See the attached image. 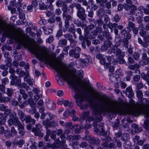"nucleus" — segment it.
Here are the masks:
<instances>
[{
    "label": "nucleus",
    "instance_id": "63",
    "mask_svg": "<svg viewBox=\"0 0 149 149\" xmlns=\"http://www.w3.org/2000/svg\"><path fill=\"white\" fill-rule=\"evenodd\" d=\"M143 86V85L142 83L139 82L136 85V87L138 89H141Z\"/></svg>",
    "mask_w": 149,
    "mask_h": 149
},
{
    "label": "nucleus",
    "instance_id": "9",
    "mask_svg": "<svg viewBox=\"0 0 149 149\" xmlns=\"http://www.w3.org/2000/svg\"><path fill=\"white\" fill-rule=\"evenodd\" d=\"M47 107L50 110H53L55 109L56 106L53 101L49 99L47 100L46 102Z\"/></svg>",
    "mask_w": 149,
    "mask_h": 149
},
{
    "label": "nucleus",
    "instance_id": "58",
    "mask_svg": "<svg viewBox=\"0 0 149 149\" xmlns=\"http://www.w3.org/2000/svg\"><path fill=\"white\" fill-rule=\"evenodd\" d=\"M57 95L59 97H61L64 95V93L61 90H59L57 92Z\"/></svg>",
    "mask_w": 149,
    "mask_h": 149
},
{
    "label": "nucleus",
    "instance_id": "64",
    "mask_svg": "<svg viewBox=\"0 0 149 149\" xmlns=\"http://www.w3.org/2000/svg\"><path fill=\"white\" fill-rule=\"evenodd\" d=\"M61 11L60 8L57 9L55 10V14L57 15H60L61 13Z\"/></svg>",
    "mask_w": 149,
    "mask_h": 149
},
{
    "label": "nucleus",
    "instance_id": "57",
    "mask_svg": "<svg viewBox=\"0 0 149 149\" xmlns=\"http://www.w3.org/2000/svg\"><path fill=\"white\" fill-rule=\"evenodd\" d=\"M110 80L112 82L115 83L117 81V78L113 76H111L110 77Z\"/></svg>",
    "mask_w": 149,
    "mask_h": 149
},
{
    "label": "nucleus",
    "instance_id": "59",
    "mask_svg": "<svg viewBox=\"0 0 149 149\" xmlns=\"http://www.w3.org/2000/svg\"><path fill=\"white\" fill-rule=\"evenodd\" d=\"M133 56L135 60H137L139 59V56L138 53H135L134 54Z\"/></svg>",
    "mask_w": 149,
    "mask_h": 149
},
{
    "label": "nucleus",
    "instance_id": "27",
    "mask_svg": "<svg viewBox=\"0 0 149 149\" xmlns=\"http://www.w3.org/2000/svg\"><path fill=\"white\" fill-rule=\"evenodd\" d=\"M67 43V40L65 39H63L59 40V44L61 47H63L66 45Z\"/></svg>",
    "mask_w": 149,
    "mask_h": 149
},
{
    "label": "nucleus",
    "instance_id": "25",
    "mask_svg": "<svg viewBox=\"0 0 149 149\" xmlns=\"http://www.w3.org/2000/svg\"><path fill=\"white\" fill-rule=\"evenodd\" d=\"M64 36L65 38L67 39L70 43H72L74 42V40L72 38V35L70 34H65Z\"/></svg>",
    "mask_w": 149,
    "mask_h": 149
},
{
    "label": "nucleus",
    "instance_id": "50",
    "mask_svg": "<svg viewBox=\"0 0 149 149\" xmlns=\"http://www.w3.org/2000/svg\"><path fill=\"white\" fill-rule=\"evenodd\" d=\"M116 74L120 77L122 75V71L120 69L117 70L116 71Z\"/></svg>",
    "mask_w": 149,
    "mask_h": 149
},
{
    "label": "nucleus",
    "instance_id": "12",
    "mask_svg": "<svg viewBox=\"0 0 149 149\" xmlns=\"http://www.w3.org/2000/svg\"><path fill=\"white\" fill-rule=\"evenodd\" d=\"M126 93L128 95L129 98L132 97L134 95V93L132 91V90L131 86H129L126 89Z\"/></svg>",
    "mask_w": 149,
    "mask_h": 149
},
{
    "label": "nucleus",
    "instance_id": "24",
    "mask_svg": "<svg viewBox=\"0 0 149 149\" xmlns=\"http://www.w3.org/2000/svg\"><path fill=\"white\" fill-rule=\"evenodd\" d=\"M11 66V63H7L6 65H0V68L3 70H7L8 67H10Z\"/></svg>",
    "mask_w": 149,
    "mask_h": 149
},
{
    "label": "nucleus",
    "instance_id": "29",
    "mask_svg": "<svg viewBox=\"0 0 149 149\" xmlns=\"http://www.w3.org/2000/svg\"><path fill=\"white\" fill-rule=\"evenodd\" d=\"M109 28L111 30V32L113 31V28H116L117 26V24L116 23H109L108 24Z\"/></svg>",
    "mask_w": 149,
    "mask_h": 149
},
{
    "label": "nucleus",
    "instance_id": "54",
    "mask_svg": "<svg viewBox=\"0 0 149 149\" xmlns=\"http://www.w3.org/2000/svg\"><path fill=\"white\" fill-rule=\"evenodd\" d=\"M116 55L118 56V58H120V55L121 54V51L118 48L116 49Z\"/></svg>",
    "mask_w": 149,
    "mask_h": 149
},
{
    "label": "nucleus",
    "instance_id": "16",
    "mask_svg": "<svg viewBox=\"0 0 149 149\" xmlns=\"http://www.w3.org/2000/svg\"><path fill=\"white\" fill-rule=\"evenodd\" d=\"M24 80L30 86H32L33 82V79H31L29 76H26L24 77Z\"/></svg>",
    "mask_w": 149,
    "mask_h": 149
},
{
    "label": "nucleus",
    "instance_id": "52",
    "mask_svg": "<svg viewBox=\"0 0 149 149\" xmlns=\"http://www.w3.org/2000/svg\"><path fill=\"white\" fill-rule=\"evenodd\" d=\"M4 134L5 136L8 137L11 136L10 132H9L7 130H6L4 132Z\"/></svg>",
    "mask_w": 149,
    "mask_h": 149
},
{
    "label": "nucleus",
    "instance_id": "17",
    "mask_svg": "<svg viewBox=\"0 0 149 149\" xmlns=\"http://www.w3.org/2000/svg\"><path fill=\"white\" fill-rule=\"evenodd\" d=\"M30 106L32 108L31 109H30L29 111V113L32 114L35 113L36 111V104L34 102H32L30 104Z\"/></svg>",
    "mask_w": 149,
    "mask_h": 149
},
{
    "label": "nucleus",
    "instance_id": "38",
    "mask_svg": "<svg viewBox=\"0 0 149 149\" xmlns=\"http://www.w3.org/2000/svg\"><path fill=\"white\" fill-rule=\"evenodd\" d=\"M46 147L48 148H51L53 149L58 148L55 144H51L49 143H47Z\"/></svg>",
    "mask_w": 149,
    "mask_h": 149
},
{
    "label": "nucleus",
    "instance_id": "51",
    "mask_svg": "<svg viewBox=\"0 0 149 149\" xmlns=\"http://www.w3.org/2000/svg\"><path fill=\"white\" fill-rule=\"evenodd\" d=\"M114 140L116 142L117 146L119 148L121 147L122 144L121 142L119 141H117L115 137L114 138Z\"/></svg>",
    "mask_w": 149,
    "mask_h": 149
},
{
    "label": "nucleus",
    "instance_id": "40",
    "mask_svg": "<svg viewBox=\"0 0 149 149\" xmlns=\"http://www.w3.org/2000/svg\"><path fill=\"white\" fill-rule=\"evenodd\" d=\"M7 93L8 96H11L13 93V90L12 89L7 88Z\"/></svg>",
    "mask_w": 149,
    "mask_h": 149
},
{
    "label": "nucleus",
    "instance_id": "45",
    "mask_svg": "<svg viewBox=\"0 0 149 149\" xmlns=\"http://www.w3.org/2000/svg\"><path fill=\"white\" fill-rule=\"evenodd\" d=\"M122 42L123 43V44L125 47L127 48V45L129 42L126 39H124L123 40Z\"/></svg>",
    "mask_w": 149,
    "mask_h": 149
},
{
    "label": "nucleus",
    "instance_id": "49",
    "mask_svg": "<svg viewBox=\"0 0 149 149\" xmlns=\"http://www.w3.org/2000/svg\"><path fill=\"white\" fill-rule=\"evenodd\" d=\"M15 86L19 87L21 86V81L20 79H17L15 82Z\"/></svg>",
    "mask_w": 149,
    "mask_h": 149
},
{
    "label": "nucleus",
    "instance_id": "31",
    "mask_svg": "<svg viewBox=\"0 0 149 149\" xmlns=\"http://www.w3.org/2000/svg\"><path fill=\"white\" fill-rule=\"evenodd\" d=\"M42 123L46 129H48L49 127H52L51 122H49V121L44 120Z\"/></svg>",
    "mask_w": 149,
    "mask_h": 149
},
{
    "label": "nucleus",
    "instance_id": "60",
    "mask_svg": "<svg viewBox=\"0 0 149 149\" xmlns=\"http://www.w3.org/2000/svg\"><path fill=\"white\" fill-rule=\"evenodd\" d=\"M18 126V130H24V125L20 124V123H19L17 125Z\"/></svg>",
    "mask_w": 149,
    "mask_h": 149
},
{
    "label": "nucleus",
    "instance_id": "36",
    "mask_svg": "<svg viewBox=\"0 0 149 149\" xmlns=\"http://www.w3.org/2000/svg\"><path fill=\"white\" fill-rule=\"evenodd\" d=\"M136 95L138 98H141L143 96L142 92L141 90H138L136 91Z\"/></svg>",
    "mask_w": 149,
    "mask_h": 149
},
{
    "label": "nucleus",
    "instance_id": "62",
    "mask_svg": "<svg viewBox=\"0 0 149 149\" xmlns=\"http://www.w3.org/2000/svg\"><path fill=\"white\" fill-rule=\"evenodd\" d=\"M140 79V77L138 75H136L133 77V79L134 81H138Z\"/></svg>",
    "mask_w": 149,
    "mask_h": 149
},
{
    "label": "nucleus",
    "instance_id": "41",
    "mask_svg": "<svg viewBox=\"0 0 149 149\" xmlns=\"http://www.w3.org/2000/svg\"><path fill=\"white\" fill-rule=\"evenodd\" d=\"M54 40V37L52 36H50L47 39L46 42L49 44H50Z\"/></svg>",
    "mask_w": 149,
    "mask_h": 149
},
{
    "label": "nucleus",
    "instance_id": "6",
    "mask_svg": "<svg viewBox=\"0 0 149 149\" xmlns=\"http://www.w3.org/2000/svg\"><path fill=\"white\" fill-rule=\"evenodd\" d=\"M16 113L15 112L12 113L10 115V118L7 121L9 126H10L13 125L15 126H17L20 123L18 118L16 117Z\"/></svg>",
    "mask_w": 149,
    "mask_h": 149
},
{
    "label": "nucleus",
    "instance_id": "44",
    "mask_svg": "<svg viewBox=\"0 0 149 149\" xmlns=\"http://www.w3.org/2000/svg\"><path fill=\"white\" fill-rule=\"evenodd\" d=\"M129 135L128 134L124 133L122 135L121 138L123 140H124L125 139H127V138L129 137Z\"/></svg>",
    "mask_w": 149,
    "mask_h": 149
},
{
    "label": "nucleus",
    "instance_id": "4",
    "mask_svg": "<svg viewBox=\"0 0 149 149\" xmlns=\"http://www.w3.org/2000/svg\"><path fill=\"white\" fill-rule=\"evenodd\" d=\"M146 102L147 104L142 103L140 105V109H136L134 110L133 113L135 114H139L141 113H144L146 118H149V111L148 110L149 107V99H146Z\"/></svg>",
    "mask_w": 149,
    "mask_h": 149
},
{
    "label": "nucleus",
    "instance_id": "7",
    "mask_svg": "<svg viewBox=\"0 0 149 149\" xmlns=\"http://www.w3.org/2000/svg\"><path fill=\"white\" fill-rule=\"evenodd\" d=\"M54 116V115L50 112L42 113L40 116V118L42 119H45L46 121H49L53 118Z\"/></svg>",
    "mask_w": 149,
    "mask_h": 149
},
{
    "label": "nucleus",
    "instance_id": "21",
    "mask_svg": "<svg viewBox=\"0 0 149 149\" xmlns=\"http://www.w3.org/2000/svg\"><path fill=\"white\" fill-rule=\"evenodd\" d=\"M90 142L91 143L98 145L100 143V141L99 139L97 138H95L93 137L91 139V140L90 141Z\"/></svg>",
    "mask_w": 149,
    "mask_h": 149
},
{
    "label": "nucleus",
    "instance_id": "33",
    "mask_svg": "<svg viewBox=\"0 0 149 149\" xmlns=\"http://www.w3.org/2000/svg\"><path fill=\"white\" fill-rule=\"evenodd\" d=\"M104 10L102 9H100L98 10L97 15L99 17H102L104 15Z\"/></svg>",
    "mask_w": 149,
    "mask_h": 149
},
{
    "label": "nucleus",
    "instance_id": "5",
    "mask_svg": "<svg viewBox=\"0 0 149 149\" xmlns=\"http://www.w3.org/2000/svg\"><path fill=\"white\" fill-rule=\"evenodd\" d=\"M74 97L77 105L79 106H81L82 102L85 99H88V95L86 93L80 91L75 93Z\"/></svg>",
    "mask_w": 149,
    "mask_h": 149
},
{
    "label": "nucleus",
    "instance_id": "19",
    "mask_svg": "<svg viewBox=\"0 0 149 149\" xmlns=\"http://www.w3.org/2000/svg\"><path fill=\"white\" fill-rule=\"evenodd\" d=\"M24 143V141L23 140H20L18 141L15 140L13 142V144L18 146L19 147H21Z\"/></svg>",
    "mask_w": 149,
    "mask_h": 149
},
{
    "label": "nucleus",
    "instance_id": "34",
    "mask_svg": "<svg viewBox=\"0 0 149 149\" xmlns=\"http://www.w3.org/2000/svg\"><path fill=\"white\" fill-rule=\"evenodd\" d=\"M141 63H142V65H145L149 64V58H145V59H142Z\"/></svg>",
    "mask_w": 149,
    "mask_h": 149
},
{
    "label": "nucleus",
    "instance_id": "26",
    "mask_svg": "<svg viewBox=\"0 0 149 149\" xmlns=\"http://www.w3.org/2000/svg\"><path fill=\"white\" fill-rule=\"evenodd\" d=\"M85 65H88V64L90 62V59L89 58H85L84 59H79Z\"/></svg>",
    "mask_w": 149,
    "mask_h": 149
},
{
    "label": "nucleus",
    "instance_id": "1",
    "mask_svg": "<svg viewBox=\"0 0 149 149\" xmlns=\"http://www.w3.org/2000/svg\"><path fill=\"white\" fill-rule=\"evenodd\" d=\"M22 45L31 51L41 62L44 61L50 65L58 73L60 77L74 89H77V85L79 84L84 91H88L89 82H79L84 75L82 70L78 71L75 74L77 71L75 68L68 70L65 68L64 64L61 61L55 60L49 54L46 48L39 47L28 35L22 33Z\"/></svg>",
    "mask_w": 149,
    "mask_h": 149
},
{
    "label": "nucleus",
    "instance_id": "15",
    "mask_svg": "<svg viewBox=\"0 0 149 149\" xmlns=\"http://www.w3.org/2000/svg\"><path fill=\"white\" fill-rule=\"evenodd\" d=\"M37 143L35 142L34 143L31 141H29L27 144V146H29L31 149H36V146Z\"/></svg>",
    "mask_w": 149,
    "mask_h": 149
},
{
    "label": "nucleus",
    "instance_id": "14",
    "mask_svg": "<svg viewBox=\"0 0 149 149\" xmlns=\"http://www.w3.org/2000/svg\"><path fill=\"white\" fill-rule=\"evenodd\" d=\"M32 131L34 132L35 135L36 136H43V134L41 132L40 129H38L35 128H33L32 129Z\"/></svg>",
    "mask_w": 149,
    "mask_h": 149
},
{
    "label": "nucleus",
    "instance_id": "3",
    "mask_svg": "<svg viewBox=\"0 0 149 149\" xmlns=\"http://www.w3.org/2000/svg\"><path fill=\"white\" fill-rule=\"evenodd\" d=\"M108 100H110L111 101L115 102L119 104V108L120 111L117 112H112L113 113H119L120 114H124L127 112H130L131 114L132 115H137L138 114H135L133 113L134 110L136 109H140V104L138 106H136L137 107L136 108H133L134 106L135 103V101L131 99L130 101L129 104L128 103H126L124 104V105L126 107V109H125L123 106L120 102H117L116 101H114L112 100L106 98Z\"/></svg>",
    "mask_w": 149,
    "mask_h": 149
},
{
    "label": "nucleus",
    "instance_id": "2",
    "mask_svg": "<svg viewBox=\"0 0 149 149\" xmlns=\"http://www.w3.org/2000/svg\"><path fill=\"white\" fill-rule=\"evenodd\" d=\"M90 88L91 91L90 93L92 96L101 102L102 104L95 109L93 114L95 115L94 118L90 116L89 112L87 111L84 112L82 114V119H87L88 121L90 122L95 119L99 122L102 120V117H99L98 118L97 116H100L102 112L106 111L115 113L120 111L119 104L118 103L108 100L106 98H99L100 95L99 93L93 87H91Z\"/></svg>",
    "mask_w": 149,
    "mask_h": 149
},
{
    "label": "nucleus",
    "instance_id": "43",
    "mask_svg": "<svg viewBox=\"0 0 149 149\" xmlns=\"http://www.w3.org/2000/svg\"><path fill=\"white\" fill-rule=\"evenodd\" d=\"M22 1V0H18L19 2L15 5V6L17 9H19L21 7Z\"/></svg>",
    "mask_w": 149,
    "mask_h": 149
},
{
    "label": "nucleus",
    "instance_id": "32",
    "mask_svg": "<svg viewBox=\"0 0 149 149\" xmlns=\"http://www.w3.org/2000/svg\"><path fill=\"white\" fill-rule=\"evenodd\" d=\"M63 18L65 17L66 20L65 21H69V20L72 19V17L70 15L67 14H65V13H63Z\"/></svg>",
    "mask_w": 149,
    "mask_h": 149
},
{
    "label": "nucleus",
    "instance_id": "20",
    "mask_svg": "<svg viewBox=\"0 0 149 149\" xmlns=\"http://www.w3.org/2000/svg\"><path fill=\"white\" fill-rule=\"evenodd\" d=\"M63 104L64 106H68L70 108H71L73 106V103L68 100H64L63 101Z\"/></svg>",
    "mask_w": 149,
    "mask_h": 149
},
{
    "label": "nucleus",
    "instance_id": "22",
    "mask_svg": "<svg viewBox=\"0 0 149 149\" xmlns=\"http://www.w3.org/2000/svg\"><path fill=\"white\" fill-rule=\"evenodd\" d=\"M80 138V136L79 135H77L72 136H68L67 139L71 140L72 139L73 140H76L79 139Z\"/></svg>",
    "mask_w": 149,
    "mask_h": 149
},
{
    "label": "nucleus",
    "instance_id": "48",
    "mask_svg": "<svg viewBox=\"0 0 149 149\" xmlns=\"http://www.w3.org/2000/svg\"><path fill=\"white\" fill-rule=\"evenodd\" d=\"M132 126V128L135 129V131L137 132H139L140 131L138 130L139 125L137 124H133L131 125Z\"/></svg>",
    "mask_w": 149,
    "mask_h": 149
},
{
    "label": "nucleus",
    "instance_id": "61",
    "mask_svg": "<svg viewBox=\"0 0 149 149\" xmlns=\"http://www.w3.org/2000/svg\"><path fill=\"white\" fill-rule=\"evenodd\" d=\"M6 109V107L3 104L0 105V111H4Z\"/></svg>",
    "mask_w": 149,
    "mask_h": 149
},
{
    "label": "nucleus",
    "instance_id": "37",
    "mask_svg": "<svg viewBox=\"0 0 149 149\" xmlns=\"http://www.w3.org/2000/svg\"><path fill=\"white\" fill-rule=\"evenodd\" d=\"M64 127L65 128H68L70 129L73 128L74 127L72 126L71 122H68L65 124Z\"/></svg>",
    "mask_w": 149,
    "mask_h": 149
},
{
    "label": "nucleus",
    "instance_id": "30",
    "mask_svg": "<svg viewBox=\"0 0 149 149\" xmlns=\"http://www.w3.org/2000/svg\"><path fill=\"white\" fill-rule=\"evenodd\" d=\"M131 146V142L130 141L128 140L125 141L123 144L124 148L126 149L130 148Z\"/></svg>",
    "mask_w": 149,
    "mask_h": 149
},
{
    "label": "nucleus",
    "instance_id": "46",
    "mask_svg": "<svg viewBox=\"0 0 149 149\" xmlns=\"http://www.w3.org/2000/svg\"><path fill=\"white\" fill-rule=\"evenodd\" d=\"M141 76L143 79L147 81H148L149 79V77L146 74L143 73L141 74Z\"/></svg>",
    "mask_w": 149,
    "mask_h": 149
},
{
    "label": "nucleus",
    "instance_id": "35",
    "mask_svg": "<svg viewBox=\"0 0 149 149\" xmlns=\"http://www.w3.org/2000/svg\"><path fill=\"white\" fill-rule=\"evenodd\" d=\"M144 128L146 130L149 129V120L148 119L145 120L144 122Z\"/></svg>",
    "mask_w": 149,
    "mask_h": 149
},
{
    "label": "nucleus",
    "instance_id": "28",
    "mask_svg": "<svg viewBox=\"0 0 149 149\" xmlns=\"http://www.w3.org/2000/svg\"><path fill=\"white\" fill-rule=\"evenodd\" d=\"M10 133L11 136H16L17 134V132L16 131L15 128L13 127H12L10 128Z\"/></svg>",
    "mask_w": 149,
    "mask_h": 149
},
{
    "label": "nucleus",
    "instance_id": "18",
    "mask_svg": "<svg viewBox=\"0 0 149 149\" xmlns=\"http://www.w3.org/2000/svg\"><path fill=\"white\" fill-rule=\"evenodd\" d=\"M18 115L20 120L22 121H24L25 120L26 116H24V113L21 111H19L18 112Z\"/></svg>",
    "mask_w": 149,
    "mask_h": 149
},
{
    "label": "nucleus",
    "instance_id": "13",
    "mask_svg": "<svg viewBox=\"0 0 149 149\" xmlns=\"http://www.w3.org/2000/svg\"><path fill=\"white\" fill-rule=\"evenodd\" d=\"M112 45V42L110 41H107L106 43V44L102 46L101 49L103 51L107 50L108 47H111Z\"/></svg>",
    "mask_w": 149,
    "mask_h": 149
},
{
    "label": "nucleus",
    "instance_id": "11",
    "mask_svg": "<svg viewBox=\"0 0 149 149\" xmlns=\"http://www.w3.org/2000/svg\"><path fill=\"white\" fill-rule=\"evenodd\" d=\"M32 102H34L32 99L30 98L27 101H25L23 103L19 105V106L21 108H23L28 104L30 105L31 103H32Z\"/></svg>",
    "mask_w": 149,
    "mask_h": 149
},
{
    "label": "nucleus",
    "instance_id": "8",
    "mask_svg": "<svg viewBox=\"0 0 149 149\" xmlns=\"http://www.w3.org/2000/svg\"><path fill=\"white\" fill-rule=\"evenodd\" d=\"M85 10L84 8H81L78 10L77 12V16L81 20H84L86 17V15L85 14Z\"/></svg>",
    "mask_w": 149,
    "mask_h": 149
},
{
    "label": "nucleus",
    "instance_id": "10",
    "mask_svg": "<svg viewBox=\"0 0 149 149\" xmlns=\"http://www.w3.org/2000/svg\"><path fill=\"white\" fill-rule=\"evenodd\" d=\"M101 139L102 141H105V142L103 144L104 147H106L108 146V143L107 141H110L111 140V138L108 136L107 135H104L102 136Z\"/></svg>",
    "mask_w": 149,
    "mask_h": 149
},
{
    "label": "nucleus",
    "instance_id": "55",
    "mask_svg": "<svg viewBox=\"0 0 149 149\" xmlns=\"http://www.w3.org/2000/svg\"><path fill=\"white\" fill-rule=\"evenodd\" d=\"M2 84H5L8 83L9 80L6 77L2 79Z\"/></svg>",
    "mask_w": 149,
    "mask_h": 149
},
{
    "label": "nucleus",
    "instance_id": "53",
    "mask_svg": "<svg viewBox=\"0 0 149 149\" xmlns=\"http://www.w3.org/2000/svg\"><path fill=\"white\" fill-rule=\"evenodd\" d=\"M31 5L33 8H36L38 6V3L36 0H33L31 3Z\"/></svg>",
    "mask_w": 149,
    "mask_h": 149
},
{
    "label": "nucleus",
    "instance_id": "47",
    "mask_svg": "<svg viewBox=\"0 0 149 149\" xmlns=\"http://www.w3.org/2000/svg\"><path fill=\"white\" fill-rule=\"evenodd\" d=\"M56 132L55 131H53L52 132L50 135V137L53 139H56Z\"/></svg>",
    "mask_w": 149,
    "mask_h": 149
},
{
    "label": "nucleus",
    "instance_id": "42",
    "mask_svg": "<svg viewBox=\"0 0 149 149\" xmlns=\"http://www.w3.org/2000/svg\"><path fill=\"white\" fill-rule=\"evenodd\" d=\"M40 8L42 10H45L47 8V6L44 3H40L39 4Z\"/></svg>",
    "mask_w": 149,
    "mask_h": 149
},
{
    "label": "nucleus",
    "instance_id": "56",
    "mask_svg": "<svg viewBox=\"0 0 149 149\" xmlns=\"http://www.w3.org/2000/svg\"><path fill=\"white\" fill-rule=\"evenodd\" d=\"M76 53V51L74 49L70 50L69 52V55L72 57H73V56Z\"/></svg>",
    "mask_w": 149,
    "mask_h": 149
},
{
    "label": "nucleus",
    "instance_id": "39",
    "mask_svg": "<svg viewBox=\"0 0 149 149\" xmlns=\"http://www.w3.org/2000/svg\"><path fill=\"white\" fill-rule=\"evenodd\" d=\"M68 7L66 4H63L62 7V10L63 12V13H66L68 12Z\"/></svg>",
    "mask_w": 149,
    "mask_h": 149
},
{
    "label": "nucleus",
    "instance_id": "23",
    "mask_svg": "<svg viewBox=\"0 0 149 149\" xmlns=\"http://www.w3.org/2000/svg\"><path fill=\"white\" fill-rule=\"evenodd\" d=\"M42 29L44 31L45 33L47 35L50 34L52 31V29L48 27L44 26L43 27Z\"/></svg>",
    "mask_w": 149,
    "mask_h": 149
}]
</instances>
